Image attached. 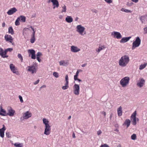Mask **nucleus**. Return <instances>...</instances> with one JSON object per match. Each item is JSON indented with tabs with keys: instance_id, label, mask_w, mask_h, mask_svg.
I'll return each instance as SVG.
<instances>
[{
	"instance_id": "obj_1",
	"label": "nucleus",
	"mask_w": 147,
	"mask_h": 147,
	"mask_svg": "<svg viewBox=\"0 0 147 147\" xmlns=\"http://www.w3.org/2000/svg\"><path fill=\"white\" fill-rule=\"evenodd\" d=\"M130 61L129 56L128 55H125L122 56L118 61L119 65L121 67L126 66Z\"/></svg>"
},
{
	"instance_id": "obj_2",
	"label": "nucleus",
	"mask_w": 147,
	"mask_h": 147,
	"mask_svg": "<svg viewBox=\"0 0 147 147\" xmlns=\"http://www.w3.org/2000/svg\"><path fill=\"white\" fill-rule=\"evenodd\" d=\"M26 69L27 71L30 72L32 74H35L36 73L37 71V64L35 63L32 65L28 66Z\"/></svg>"
},
{
	"instance_id": "obj_3",
	"label": "nucleus",
	"mask_w": 147,
	"mask_h": 147,
	"mask_svg": "<svg viewBox=\"0 0 147 147\" xmlns=\"http://www.w3.org/2000/svg\"><path fill=\"white\" fill-rule=\"evenodd\" d=\"M85 28L81 25H77L76 27V31L81 36H84L86 34Z\"/></svg>"
},
{
	"instance_id": "obj_4",
	"label": "nucleus",
	"mask_w": 147,
	"mask_h": 147,
	"mask_svg": "<svg viewBox=\"0 0 147 147\" xmlns=\"http://www.w3.org/2000/svg\"><path fill=\"white\" fill-rule=\"evenodd\" d=\"M129 80L130 78L129 77H125L120 81V84L122 87H126L128 84Z\"/></svg>"
},
{
	"instance_id": "obj_5",
	"label": "nucleus",
	"mask_w": 147,
	"mask_h": 147,
	"mask_svg": "<svg viewBox=\"0 0 147 147\" xmlns=\"http://www.w3.org/2000/svg\"><path fill=\"white\" fill-rule=\"evenodd\" d=\"M141 42V40L140 38L138 36L136 37L135 40L132 43V49L134 50L136 48L139 47L140 45Z\"/></svg>"
},
{
	"instance_id": "obj_6",
	"label": "nucleus",
	"mask_w": 147,
	"mask_h": 147,
	"mask_svg": "<svg viewBox=\"0 0 147 147\" xmlns=\"http://www.w3.org/2000/svg\"><path fill=\"white\" fill-rule=\"evenodd\" d=\"M73 92L76 95H78L80 94V86L79 85L75 84L73 86Z\"/></svg>"
},
{
	"instance_id": "obj_7",
	"label": "nucleus",
	"mask_w": 147,
	"mask_h": 147,
	"mask_svg": "<svg viewBox=\"0 0 147 147\" xmlns=\"http://www.w3.org/2000/svg\"><path fill=\"white\" fill-rule=\"evenodd\" d=\"M9 68L11 71L14 74L17 75H20V73L18 71L17 67H16L12 63L10 64L9 65Z\"/></svg>"
},
{
	"instance_id": "obj_8",
	"label": "nucleus",
	"mask_w": 147,
	"mask_h": 147,
	"mask_svg": "<svg viewBox=\"0 0 147 147\" xmlns=\"http://www.w3.org/2000/svg\"><path fill=\"white\" fill-rule=\"evenodd\" d=\"M4 38L6 42L11 43L13 45H14L13 42V39L10 35L5 34L4 36Z\"/></svg>"
},
{
	"instance_id": "obj_9",
	"label": "nucleus",
	"mask_w": 147,
	"mask_h": 147,
	"mask_svg": "<svg viewBox=\"0 0 147 147\" xmlns=\"http://www.w3.org/2000/svg\"><path fill=\"white\" fill-rule=\"evenodd\" d=\"M7 115L11 117L13 116L15 113V111L10 107H7Z\"/></svg>"
},
{
	"instance_id": "obj_10",
	"label": "nucleus",
	"mask_w": 147,
	"mask_h": 147,
	"mask_svg": "<svg viewBox=\"0 0 147 147\" xmlns=\"http://www.w3.org/2000/svg\"><path fill=\"white\" fill-rule=\"evenodd\" d=\"M136 112L135 111L131 115V118L132 119V123L134 125H136V121H138V119L136 117Z\"/></svg>"
},
{
	"instance_id": "obj_11",
	"label": "nucleus",
	"mask_w": 147,
	"mask_h": 147,
	"mask_svg": "<svg viewBox=\"0 0 147 147\" xmlns=\"http://www.w3.org/2000/svg\"><path fill=\"white\" fill-rule=\"evenodd\" d=\"M111 36L115 38L119 39L121 38L122 35L120 33L118 32L113 31L111 32Z\"/></svg>"
},
{
	"instance_id": "obj_12",
	"label": "nucleus",
	"mask_w": 147,
	"mask_h": 147,
	"mask_svg": "<svg viewBox=\"0 0 147 147\" xmlns=\"http://www.w3.org/2000/svg\"><path fill=\"white\" fill-rule=\"evenodd\" d=\"M48 3H52L53 6V8L54 9L56 7L58 8L59 6V3L57 0H48Z\"/></svg>"
},
{
	"instance_id": "obj_13",
	"label": "nucleus",
	"mask_w": 147,
	"mask_h": 147,
	"mask_svg": "<svg viewBox=\"0 0 147 147\" xmlns=\"http://www.w3.org/2000/svg\"><path fill=\"white\" fill-rule=\"evenodd\" d=\"M32 116V113L29 111H27L23 114V116L20 118V119L22 118L23 119H27L31 117Z\"/></svg>"
},
{
	"instance_id": "obj_14",
	"label": "nucleus",
	"mask_w": 147,
	"mask_h": 147,
	"mask_svg": "<svg viewBox=\"0 0 147 147\" xmlns=\"http://www.w3.org/2000/svg\"><path fill=\"white\" fill-rule=\"evenodd\" d=\"M145 82V81L143 78H140L137 82V85L140 88L142 87L144 84Z\"/></svg>"
},
{
	"instance_id": "obj_15",
	"label": "nucleus",
	"mask_w": 147,
	"mask_h": 147,
	"mask_svg": "<svg viewBox=\"0 0 147 147\" xmlns=\"http://www.w3.org/2000/svg\"><path fill=\"white\" fill-rule=\"evenodd\" d=\"M29 56H31V58L33 59H35L36 58L35 52L34 50L29 49L28 50Z\"/></svg>"
},
{
	"instance_id": "obj_16",
	"label": "nucleus",
	"mask_w": 147,
	"mask_h": 147,
	"mask_svg": "<svg viewBox=\"0 0 147 147\" xmlns=\"http://www.w3.org/2000/svg\"><path fill=\"white\" fill-rule=\"evenodd\" d=\"M51 127L50 125L45 126L44 134L46 135H49L51 133Z\"/></svg>"
},
{
	"instance_id": "obj_17",
	"label": "nucleus",
	"mask_w": 147,
	"mask_h": 147,
	"mask_svg": "<svg viewBox=\"0 0 147 147\" xmlns=\"http://www.w3.org/2000/svg\"><path fill=\"white\" fill-rule=\"evenodd\" d=\"M17 11V10L15 7H13L9 10L7 13L8 15H11L13 14Z\"/></svg>"
},
{
	"instance_id": "obj_18",
	"label": "nucleus",
	"mask_w": 147,
	"mask_h": 147,
	"mask_svg": "<svg viewBox=\"0 0 147 147\" xmlns=\"http://www.w3.org/2000/svg\"><path fill=\"white\" fill-rule=\"evenodd\" d=\"M0 55L3 58L8 57V56L6 55L5 52V50L4 51L1 48H0Z\"/></svg>"
},
{
	"instance_id": "obj_19",
	"label": "nucleus",
	"mask_w": 147,
	"mask_h": 147,
	"mask_svg": "<svg viewBox=\"0 0 147 147\" xmlns=\"http://www.w3.org/2000/svg\"><path fill=\"white\" fill-rule=\"evenodd\" d=\"M80 50V49L76 46H72L71 47V51L73 53H77Z\"/></svg>"
},
{
	"instance_id": "obj_20",
	"label": "nucleus",
	"mask_w": 147,
	"mask_h": 147,
	"mask_svg": "<svg viewBox=\"0 0 147 147\" xmlns=\"http://www.w3.org/2000/svg\"><path fill=\"white\" fill-rule=\"evenodd\" d=\"M6 128L4 125H3V127L1 129H0V136L2 138H3L4 136V132Z\"/></svg>"
},
{
	"instance_id": "obj_21",
	"label": "nucleus",
	"mask_w": 147,
	"mask_h": 147,
	"mask_svg": "<svg viewBox=\"0 0 147 147\" xmlns=\"http://www.w3.org/2000/svg\"><path fill=\"white\" fill-rule=\"evenodd\" d=\"M131 124V121L128 119H127L125 120L124 123L123 124V125L126 127L127 128H128L130 126Z\"/></svg>"
},
{
	"instance_id": "obj_22",
	"label": "nucleus",
	"mask_w": 147,
	"mask_h": 147,
	"mask_svg": "<svg viewBox=\"0 0 147 147\" xmlns=\"http://www.w3.org/2000/svg\"><path fill=\"white\" fill-rule=\"evenodd\" d=\"M59 63L60 65L63 66H66L69 64L68 61L64 60L59 61Z\"/></svg>"
},
{
	"instance_id": "obj_23",
	"label": "nucleus",
	"mask_w": 147,
	"mask_h": 147,
	"mask_svg": "<svg viewBox=\"0 0 147 147\" xmlns=\"http://www.w3.org/2000/svg\"><path fill=\"white\" fill-rule=\"evenodd\" d=\"M131 38V36L123 37L120 40V42L121 43H125L129 41Z\"/></svg>"
},
{
	"instance_id": "obj_24",
	"label": "nucleus",
	"mask_w": 147,
	"mask_h": 147,
	"mask_svg": "<svg viewBox=\"0 0 147 147\" xmlns=\"http://www.w3.org/2000/svg\"><path fill=\"white\" fill-rule=\"evenodd\" d=\"M140 19L142 23L145 24L147 21V15L141 16L140 17Z\"/></svg>"
},
{
	"instance_id": "obj_25",
	"label": "nucleus",
	"mask_w": 147,
	"mask_h": 147,
	"mask_svg": "<svg viewBox=\"0 0 147 147\" xmlns=\"http://www.w3.org/2000/svg\"><path fill=\"white\" fill-rule=\"evenodd\" d=\"M117 113L118 116L120 117L122 115V107L121 106H120L117 110Z\"/></svg>"
},
{
	"instance_id": "obj_26",
	"label": "nucleus",
	"mask_w": 147,
	"mask_h": 147,
	"mask_svg": "<svg viewBox=\"0 0 147 147\" xmlns=\"http://www.w3.org/2000/svg\"><path fill=\"white\" fill-rule=\"evenodd\" d=\"M0 115L3 116L7 115V113L5 110L3 109L1 107L0 108Z\"/></svg>"
},
{
	"instance_id": "obj_27",
	"label": "nucleus",
	"mask_w": 147,
	"mask_h": 147,
	"mask_svg": "<svg viewBox=\"0 0 147 147\" xmlns=\"http://www.w3.org/2000/svg\"><path fill=\"white\" fill-rule=\"evenodd\" d=\"M65 21L68 23H70L73 21V19L71 16H67L65 19Z\"/></svg>"
},
{
	"instance_id": "obj_28",
	"label": "nucleus",
	"mask_w": 147,
	"mask_h": 147,
	"mask_svg": "<svg viewBox=\"0 0 147 147\" xmlns=\"http://www.w3.org/2000/svg\"><path fill=\"white\" fill-rule=\"evenodd\" d=\"M43 123L45 125V126H48L50 125L49 124V121L48 119L44 118L42 119Z\"/></svg>"
},
{
	"instance_id": "obj_29",
	"label": "nucleus",
	"mask_w": 147,
	"mask_h": 147,
	"mask_svg": "<svg viewBox=\"0 0 147 147\" xmlns=\"http://www.w3.org/2000/svg\"><path fill=\"white\" fill-rule=\"evenodd\" d=\"M42 55V53L40 52H38L36 54V59L38 61L40 62L41 60L40 59V56Z\"/></svg>"
},
{
	"instance_id": "obj_30",
	"label": "nucleus",
	"mask_w": 147,
	"mask_h": 147,
	"mask_svg": "<svg viewBox=\"0 0 147 147\" xmlns=\"http://www.w3.org/2000/svg\"><path fill=\"white\" fill-rule=\"evenodd\" d=\"M20 19V20L22 22H25L26 20V18L25 17L23 16H20L18 18Z\"/></svg>"
},
{
	"instance_id": "obj_31",
	"label": "nucleus",
	"mask_w": 147,
	"mask_h": 147,
	"mask_svg": "<svg viewBox=\"0 0 147 147\" xmlns=\"http://www.w3.org/2000/svg\"><path fill=\"white\" fill-rule=\"evenodd\" d=\"M8 33L11 35H13L14 34V32L13 29L11 26L9 27L8 28Z\"/></svg>"
},
{
	"instance_id": "obj_32",
	"label": "nucleus",
	"mask_w": 147,
	"mask_h": 147,
	"mask_svg": "<svg viewBox=\"0 0 147 147\" xmlns=\"http://www.w3.org/2000/svg\"><path fill=\"white\" fill-rule=\"evenodd\" d=\"M62 9L61 11V12L63 13V12L65 13L66 12L67 10V7L65 5H64L61 6Z\"/></svg>"
},
{
	"instance_id": "obj_33",
	"label": "nucleus",
	"mask_w": 147,
	"mask_h": 147,
	"mask_svg": "<svg viewBox=\"0 0 147 147\" xmlns=\"http://www.w3.org/2000/svg\"><path fill=\"white\" fill-rule=\"evenodd\" d=\"M105 48L104 46H99L98 48L96 50V51L98 53L102 50L104 49Z\"/></svg>"
},
{
	"instance_id": "obj_34",
	"label": "nucleus",
	"mask_w": 147,
	"mask_h": 147,
	"mask_svg": "<svg viewBox=\"0 0 147 147\" xmlns=\"http://www.w3.org/2000/svg\"><path fill=\"white\" fill-rule=\"evenodd\" d=\"M69 87V83H65L64 84V86H63L62 87V88L63 90H65L68 88Z\"/></svg>"
},
{
	"instance_id": "obj_35",
	"label": "nucleus",
	"mask_w": 147,
	"mask_h": 147,
	"mask_svg": "<svg viewBox=\"0 0 147 147\" xmlns=\"http://www.w3.org/2000/svg\"><path fill=\"white\" fill-rule=\"evenodd\" d=\"M14 145L16 147H22L23 146V144L22 143H16L14 144Z\"/></svg>"
},
{
	"instance_id": "obj_36",
	"label": "nucleus",
	"mask_w": 147,
	"mask_h": 147,
	"mask_svg": "<svg viewBox=\"0 0 147 147\" xmlns=\"http://www.w3.org/2000/svg\"><path fill=\"white\" fill-rule=\"evenodd\" d=\"M147 63H145L141 65L139 67V69L142 70L144 69L146 66Z\"/></svg>"
},
{
	"instance_id": "obj_37",
	"label": "nucleus",
	"mask_w": 147,
	"mask_h": 147,
	"mask_svg": "<svg viewBox=\"0 0 147 147\" xmlns=\"http://www.w3.org/2000/svg\"><path fill=\"white\" fill-rule=\"evenodd\" d=\"M121 10L122 11H123L126 13H131V11L127 9H125L124 8H122L121 9Z\"/></svg>"
},
{
	"instance_id": "obj_38",
	"label": "nucleus",
	"mask_w": 147,
	"mask_h": 147,
	"mask_svg": "<svg viewBox=\"0 0 147 147\" xmlns=\"http://www.w3.org/2000/svg\"><path fill=\"white\" fill-rule=\"evenodd\" d=\"M35 40V35H32V38L30 39V42L32 43H34Z\"/></svg>"
},
{
	"instance_id": "obj_39",
	"label": "nucleus",
	"mask_w": 147,
	"mask_h": 147,
	"mask_svg": "<svg viewBox=\"0 0 147 147\" xmlns=\"http://www.w3.org/2000/svg\"><path fill=\"white\" fill-rule=\"evenodd\" d=\"M20 21L19 18H18L15 22V24L16 26H18L20 24Z\"/></svg>"
},
{
	"instance_id": "obj_40",
	"label": "nucleus",
	"mask_w": 147,
	"mask_h": 147,
	"mask_svg": "<svg viewBox=\"0 0 147 147\" xmlns=\"http://www.w3.org/2000/svg\"><path fill=\"white\" fill-rule=\"evenodd\" d=\"M53 76L56 78H58L59 77L58 73L56 72H54L53 74Z\"/></svg>"
},
{
	"instance_id": "obj_41",
	"label": "nucleus",
	"mask_w": 147,
	"mask_h": 147,
	"mask_svg": "<svg viewBox=\"0 0 147 147\" xmlns=\"http://www.w3.org/2000/svg\"><path fill=\"white\" fill-rule=\"evenodd\" d=\"M131 138L132 140H135L136 139V134H133L131 136Z\"/></svg>"
},
{
	"instance_id": "obj_42",
	"label": "nucleus",
	"mask_w": 147,
	"mask_h": 147,
	"mask_svg": "<svg viewBox=\"0 0 147 147\" xmlns=\"http://www.w3.org/2000/svg\"><path fill=\"white\" fill-rule=\"evenodd\" d=\"M5 52H6V54H7V52H11L13 50V49L11 48H8L5 50Z\"/></svg>"
},
{
	"instance_id": "obj_43",
	"label": "nucleus",
	"mask_w": 147,
	"mask_h": 147,
	"mask_svg": "<svg viewBox=\"0 0 147 147\" xmlns=\"http://www.w3.org/2000/svg\"><path fill=\"white\" fill-rule=\"evenodd\" d=\"M18 58L21 60V61L22 62L23 61V57L20 54H18Z\"/></svg>"
},
{
	"instance_id": "obj_44",
	"label": "nucleus",
	"mask_w": 147,
	"mask_h": 147,
	"mask_svg": "<svg viewBox=\"0 0 147 147\" xmlns=\"http://www.w3.org/2000/svg\"><path fill=\"white\" fill-rule=\"evenodd\" d=\"M65 81L66 83H69V79L67 75H66L65 76Z\"/></svg>"
},
{
	"instance_id": "obj_45",
	"label": "nucleus",
	"mask_w": 147,
	"mask_h": 147,
	"mask_svg": "<svg viewBox=\"0 0 147 147\" xmlns=\"http://www.w3.org/2000/svg\"><path fill=\"white\" fill-rule=\"evenodd\" d=\"M6 135L7 137L8 138H10L11 137V135L9 132H6Z\"/></svg>"
},
{
	"instance_id": "obj_46",
	"label": "nucleus",
	"mask_w": 147,
	"mask_h": 147,
	"mask_svg": "<svg viewBox=\"0 0 147 147\" xmlns=\"http://www.w3.org/2000/svg\"><path fill=\"white\" fill-rule=\"evenodd\" d=\"M100 147H110L108 145L106 144H102L101 145Z\"/></svg>"
},
{
	"instance_id": "obj_47",
	"label": "nucleus",
	"mask_w": 147,
	"mask_h": 147,
	"mask_svg": "<svg viewBox=\"0 0 147 147\" xmlns=\"http://www.w3.org/2000/svg\"><path fill=\"white\" fill-rule=\"evenodd\" d=\"M30 28H31L32 29V30L33 31V32L32 33V35H35V30H34V29L31 26H30Z\"/></svg>"
},
{
	"instance_id": "obj_48",
	"label": "nucleus",
	"mask_w": 147,
	"mask_h": 147,
	"mask_svg": "<svg viewBox=\"0 0 147 147\" xmlns=\"http://www.w3.org/2000/svg\"><path fill=\"white\" fill-rule=\"evenodd\" d=\"M19 98L20 100V101L22 103L23 102V100L22 99V96L20 95L19 96Z\"/></svg>"
},
{
	"instance_id": "obj_49",
	"label": "nucleus",
	"mask_w": 147,
	"mask_h": 147,
	"mask_svg": "<svg viewBox=\"0 0 147 147\" xmlns=\"http://www.w3.org/2000/svg\"><path fill=\"white\" fill-rule=\"evenodd\" d=\"M107 3H108L110 4L112 2V0H104Z\"/></svg>"
},
{
	"instance_id": "obj_50",
	"label": "nucleus",
	"mask_w": 147,
	"mask_h": 147,
	"mask_svg": "<svg viewBox=\"0 0 147 147\" xmlns=\"http://www.w3.org/2000/svg\"><path fill=\"white\" fill-rule=\"evenodd\" d=\"M102 133V132L101 130H99L97 131V134L99 136Z\"/></svg>"
},
{
	"instance_id": "obj_51",
	"label": "nucleus",
	"mask_w": 147,
	"mask_h": 147,
	"mask_svg": "<svg viewBox=\"0 0 147 147\" xmlns=\"http://www.w3.org/2000/svg\"><path fill=\"white\" fill-rule=\"evenodd\" d=\"M92 11L93 12L95 13H97L98 12V10L96 9H93L92 10Z\"/></svg>"
},
{
	"instance_id": "obj_52",
	"label": "nucleus",
	"mask_w": 147,
	"mask_h": 147,
	"mask_svg": "<svg viewBox=\"0 0 147 147\" xmlns=\"http://www.w3.org/2000/svg\"><path fill=\"white\" fill-rule=\"evenodd\" d=\"M78 76H76L75 75L74 76V79L76 81L78 80Z\"/></svg>"
},
{
	"instance_id": "obj_53",
	"label": "nucleus",
	"mask_w": 147,
	"mask_h": 147,
	"mask_svg": "<svg viewBox=\"0 0 147 147\" xmlns=\"http://www.w3.org/2000/svg\"><path fill=\"white\" fill-rule=\"evenodd\" d=\"M39 81H40V80H37L36 81H35V82H34V85L37 84L39 82Z\"/></svg>"
},
{
	"instance_id": "obj_54",
	"label": "nucleus",
	"mask_w": 147,
	"mask_h": 147,
	"mask_svg": "<svg viewBox=\"0 0 147 147\" xmlns=\"http://www.w3.org/2000/svg\"><path fill=\"white\" fill-rule=\"evenodd\" d=\"M144 30L145 33H147V27L144 28Z\"/></svg>"
},
{
	"instance_id": "obj_55",
	"label": "nucleus",
	"mask_w": 147,
	"mask_h": 147,
	"mask_svg": "<svg viewBox=\"0 0 147 147\" xmlns=\"http://www.w3.org/2000/svg\"><path fill=\"white\" fill-rule=\"evenodd\" d=\"M87 65V63H84L82 65V67H84L85 66H86Z\"/></svg>"
},
{
	"instance_id": "obj_56",
	"label": "nucleus",
	"mask_w": 147,
	"mask_h": 147,
	"mask_svg": "<svg viewBox=\"0 0 147 147\" xmlns=\"http://www.w3.org/2000/svg\"><path fill=\"white\" fill-rule=\"evenodd\" d=\"M133 2H134L135 3H137L138 2V0H131Z\"/></svg>"
},
{
	"instance_id": "obj_57",
	"label": "nucleus",
	"mask_w": 147,
	"mask_h": 147,
	"mask_svg": "<svg viewBox=\"0 0 147 147\" xmlns=\"http://www.w3.org/2000/svg\"><path fill=\"white\" fill-rule=\"evenodd\" d=\"M5 26V22H3L2 24V26L3 27H4Z\"/></svg>"
},
{
	"instance_id": "obj_58",
	"label": "nucleus",
	"mask_w": 147,
	"mask_h": 147,
	"mask_svg": "<svg viewBox=\"0 0 147 147\" xmlns=\"http://www.w3.org/2000/svg\"><path fill=\"white\" fill-rule=\"evenodd\" d=\"M79 74V72H78V71H77L76 73V74L75 75L78 76Z\"/></svg>"
},
{
	"instance_id": "obj_59",
	"label": "nucleus",
	"mask_w": 147,
	"mask_h": 147,
	"mask_svg": "<svg viewBox=\"0 0 147 147\" xmlns=\"http://www.w3.org/2000/svg\"><path fill=\"white\" fill-rule=\"evenodd\" d=\"M102 114L104 116H105L106 115V113L105 112L103 111L102 112Z\"/></svg>"
},
{
	"instance_id": "obj_60",
	"label": "nucleus",
	"mask_w": 147,
	"mask_h": 147,
	"mask_svg": "<svg viewBox=\"0 0 147 147\" xmlns=\"http://www.w3.org/2000/svg\"><path fill=\"white\" fill-rule=\"evenodd\" d=\"M72 137L73 138H75L76 137V136H75V134L74 133H73V135H72Z\"/></svg>"
},
{
	"instance_id": "obj_61",
	"label": "nucleus",
	"mask_w": 147,
	"mask_h": 147,
	"mask_svg": "<svg viewBox=\"0 0 147 147\" xmlns=\"http://www.w3.org/2000/svg\"><path fill=\"white\" fill-rule=\"evenodd\" d=\"M27 29H28V28H25L23 30V34H24V32L25 31H26V30Z\"/></svg>"
},
{
	"instance_id": "obj_62",
	"label": "nucleus",
	"mask_w": 147,
	"mask_h": 147,
	"mask_svg": "<svg viewBox=\"0 0 147 147\" xmlns=\"http://www.w3.org/2000/svg\"><path fill=\"white\" fill-rule=\"evenodd\" d=\"M46 86L45 85H43V86H42L40 88H45L46 87Z\"/></svg>"
},
{
	"instance_id": "obj_63",
	"label": "nucleus",
	"mask_w": 147,
	"mask_h": 147,
	"mask_svg": "<svg viewBox=\"0 0 147 147\" xmlns=\"http://www.w3.org/2000/svg\"><path fill=\"white\" fill-rule=\"evenodd\" d=\"M77 80L79 82H81L82 81V80H81L79 79L78 78Z\"/></svg>"
},
{
	"instance_id": "obj_64",
	"label": "nucleus",
	"mask_w": 147,
	"mask_h": 147,
	"mask_svg": "<svg viewBox=\"0 0 147 147\" xmlns=\"http://www.w3.org/2000/svg\"><path fill=\"white\" fill-rule=\"evenodd\" d=\"M59 18L60 19H61L62 18V16H59Z\"/></svg>"
}]
</instances>
